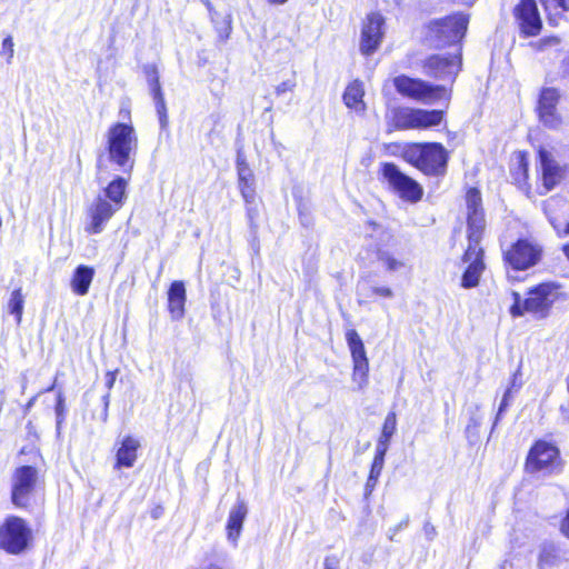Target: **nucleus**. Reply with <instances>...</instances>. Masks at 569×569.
Instances as JSON below:
<instances>
[{"label": "nucleus", "instance_id": "nucleus-1", "mask_svg": "<svg viewBox=\"0 0 569 569\" xmlns=\"http://www.w3.org/2000/svg\"><path fill=\"white\" fill-rule=\"evenodd\" d=\"M138 136L131 121L113 122L106 132L104 150L97 157V170L109 174L108 163L122 176L113 177L103 188V196L117 209L127 200V189L136 164Z\"/></svg>", "mask_w": 569, "mask_h": 569}, {"label": "nucleus", "instance_id": "nucleus-2", "mask_svg": "<svg viewBox=\"0 0 569 569\" xmlns=\"http://www.w3.org/2000/svg\"><path fill=\"white\" fill-rule=\"evenodd\" d=\"M513 302L509 307V313L513 318L530 315L537 319H546L551 315L553 306L569 299V293L562 283L558 281H541L530 287L525 297L518 291L511 292Z\"/></svg>", "mask_w": 569, "mask_h": 569}, {"label": "nucleus", "instance_id": "nucleus-3", "mask_svg": "<svg viewBox=\"0 0 569 569\" xmlns=\"http://www.w3.org/2000/svg\"><path fill=\"white\" fill-rule=\"evenodd\" d=\"M10 502L26 512L41 510L46 505L44 478L34 465L17 466L10 477Z\"/></svg>", "mask_w": 569, "mask_h": 569}, {"label": "nucleus", "instance_id": "nucleus-4", "mask_svg": "<svg viewBox=\"0 0 569 569\" xmlns=\"http://www.w3.org/2000/svg\"><path fill=\"white\" fill-rule=\"evenodd\" d=\"M401 158L425 177L442 178L448 172L450 151L437 141L407 142Z\"/></svg>", "mask_w": 569, "mask_h": 569}, {"label": "nucleus", "instance_id": "nucleus-5", "mask_svg": "<svg viewBox=\"0 0 569 569\" xmlns=\"http://www.w3.org/2000/svg\"><path fill=\"white\" fill-rule=\"evenodd\" d=\"M469 26V14L455 12L442 18L433 19L425 24L426 40L436 48L453 47L462 51V40Z\"/></svg>", "mask_w": 569, "mask_h": 569}, {"label": "nucleus", "instance_id": "nucleus-6", "mask_svg": "<svg viewBox=\"0 0 569 569\" xmlns=\"http://www.w3.org/2000/svg\"><path fill=\"white\" fill-rule=\"evenodd\" d=\"M543 248L533 236L519 237L501 249L502 266L507 272H522L539 264Z\"/></svg>", "mask_w": 569, "mask_h": 569}, {"label": "nucleus", "instance_id": "nucleus-7", "mask_svg": "<svg viewBox=\"0 0 569 569\" xmlns=\"http://www.w3.org/2000/svg\"><path fill=\"white\" fill-rule=\"evenodd\" d=\"M34 535L29 522L17 515L7 516L0 523V550L20 556L33 548Z\"/></svg>", "mask_w": 569, "mask_h": 569}, {"label": "nucleus", "instance_id": "nucleus-8", "mask_svg": "<svg viewBox=\"0 0 569 569\" xmlns=\"http://www.w3.org/2000/svg\"><path fill=\"white\" fill-rule=\"evenodd\" d=\"M392 83L400 96L423 103H432L440 100L449 102L452 97V90L445 84L431 83L406 74L395 77Z\"/></svg>", "mask_w": 569, "mask_h": 569}, {"label": "nucleus", "instance_id": "nucleus-9", "mask_svg": "<svg viewBox=\"0 0 569 569\" xmlns=\"http://www.w3.org/2000/svg\"><path fill=\"white\" fill-rule=\"evenodd\" d=\"M523 468L530 475L550 476L561 472L563 460L559 447L545 439L535 440L527 452Z\"/></svg>", "mask_w": 569, "mask_h": 569}, {"label": "nucleus", "instance_id": "nucleus-10", "mask_svg": "<svg viewBox=\"0 0 569 569\" xmlns=\"http://www.w3.org/2000/svg\"><path fill=\"white\" fill-rule=\"evenodd\" d=\"M378 177L405 202L417 203L423 198V187L416 179L401 171L395 162H381Z\"/></svg>", "mask_w": 569, "mask_h": 569}, {"label": "nucleus", "instance_id": "nucleus-11", "mask_svg": "<svg viewBox=\"0 0 569 569\" xmlns=\"http://www.w3.org/2000/svg\"><path fill=\"white\" fill-rule=\"evenodd\" d=\"M461 50H453L449 54L432 53L421 60L420 68L422 73L433 80L441 82L452 90V87L462 70Z\"/></svg>", "mask_w": 569, "mask_h": 569}, {"label": "nucleus", "instance_id": "nucleus-12", "mask_svg": "<svg viewBox=\"0 0 569 569\" xmlns=\"http://www.w3.org/2000/svg\"><path fill=\"white\" fill-rule=\"evenodd\" d=\"M445 119L446 111L439 109L397 108L392 112L397 130H428L440 126Z\"/></svg>", "mask_w": 569, "mask_h": 569}, {"label": "nucleus", "instance_id": "nucleus-13", "mask_svg": "<svg viewBox=\"0 0 569 569\" xmlns=\"http://www.w3.org/2000/svg\"><path fill=\"white\" fill-rule=\"evenodd\" d=\"M463 198L466 202V238L473 241L483 240L487 218L481 191L478 187H468Z\"/></svg>", "mask_w": 569, "mask_h": 569}, {"label": "nucleus", "instance_id": "nucleus-14", "mask_svg": "<svg viewBox=\"0 0 569 569\" xmlns=\"http://www.w3.org/2000/svg\"><path fill=\"white\" fill-rule=\"evenodd\" d=\"M468 244L461 254V262L466 264L461 274L460 286L472 289L479 286L480 279L487 268L486 252L481 246L482 240H467Z\"/></svg>", "mask_w": 569, "mask_h": 569}, {"label": "nucleus", "instance_id": "nucleus-15", "mask_svg": "<svg viewBox=\"0 0 569 569\" xmlns=\"http://www.w3.org/2000/svg\"><path fill=\"white\" fill-rule=\"evenodd\" d=\"M346 341L352 360V381L359 389H363L369 382V359L365 343L355 329L346 331Z\"/></svg>", "mask_w": 569, "mask_h": 569}, {"label": "nucleus", "instance_id": "nucleus-16", "mask_svg": "<svg viewBox=\"0 0 569 569\" xmlns=\"http://www.w3.org/2000/svg\"><path fill=\"white\" fill-rule=\"evenodd\" d=\"M385 23L383 16L378 12H370L361 26L359 50L362 56L370 57L380 48L385 38Z\"/></svg>", "mask_w": 569, "mask_h": 569}, {"label": "nucleus", "instance_id": "nucleus-17", "mask_svg": "<svg viewBox=\"0 0 569 569\" xmlns=\"http://www.w3.org/2000/svg\"><path fill=\"white\" fill-rule=\"evenodd\" d=\"M560 98V91L553 87H542L538 93L535 112L538 120L549 129H558L562 123L557 110Z\"/></svg>", "mask_w": 569, "mask_h": 569}, {"label": "nucleus", "instance_id": "nucleus-18", "mask_svg": "<svg viewBox=\"0 0 569 569\" xmlns=\"http://www.w3.org/2000/svg\"><path fill=\"white\" fill-rule=\"evenodd\" d=\"M512 16L522 37L540 34L543 23L536 0H519L512 9Z\"/></svg>", "mask_w": 569, "mask_h": 569}, {"label": "nucleus", "instance_id": "nucleus-19", "mask_svg": "<svg viewBox=\"0 0 569 569\" xmlns=\"http://www.w3.org/2000/svg\"><path fill=\"white\" fill-rule=\"evenodd\" d=\"M537 159L540 163L539 179L541 187H539L537 193L543 196L553 190L565 178L566 169L560 166L551 152L545 147L540 146L537 149Z\"/></svg>", "mask_w": 569, "mask_h": 569}, {"label": "nucleus", "instance_id": "nucleus-20", "mask_svg": "<svg viewBox=\"0 0 569 569\" xmlns=\"http://www.w3.org/2000/svg\"><path fill=\"white\" fill-rule=\"evenodd\" d=\"M119 209L114 208L110 201H107L102 196H98L88 206L86 232L88 234H98L102 232L104 226L114 216Z\"/></svg>", "mask_w": 569, "mask_h": 569}, {"label": "nucleus", "instance_id": "nucleus-21", "mask_svg": "<svg viewBox=\"0 0 569 569\" xmlns=\"http://www.w3.org/2000/svg\"><path fill=\"white\" fill-rule=\"evenodd\" d=\"M515 162L509 167V173L512 183L522 191L528 198L532 197V190L529 176V153L526 150H517L512 153Z\"/></svg>", "mask_w": 569, "mask_h": 569}, {"label": "nucleus", "instance_id": "nucleus-22", "mask_svg": "<svg viewBox=\"0 0 569 569\" xmlns=\"http://www.w3.org/2000/svg\"><path fill=\"white\" fill-rule=\"evenodd\" d=\"M141 448L140 440L131 435L124 436L118 443L113 468H132L138 459V452Z\"/></svg>", "mask_w": 569, "mask_h": 569}, {"label": "nucleus", "instance_id": "nucleus-23", "mask_svg": "<svg viewBox=\"0 0 569 569\" xmlns=\"http://www.w3.org/2000/svg\"><path fill=\"white\" fill-rule=\"evenodd\" d=\"M187 290L182 280H173L167 291V310L172 320H181L186 315Z\"/></svg>", "mask_w": 569, "mask_h": 569}, {"label": "nucleus", "instance_id": "nucleus-24", "mask_svg": "<svg viewBox=\"0 0 569 569\" xmlns=\"http://www.w3.org/2000/svg\"><path fill=\"white\" fill-rule=\"evenodd\" d=\"M238 188L246 204L253 203L256 200L254 176L248 162L243 157L236 160Z\"/></svg>", "mask_w": 569, "mask_h": 569}, {"label": "nucleus", "instance_id": "nucleus-25", "mask_svg": "<svg viewBox=\"0 0 569 569\" xmlns=\"http://www.w3.org/2000/svg\"><path fill=\"white\" fill-rule=\"evenodd\" d=\"M247 515L248 507L246 501L242 499L237 500L229 511L226 523V535L231 542L236 543L239 540Z\"/></svg>", "mask_w": 569, "mask_h": 569}, {"label": "nucleus", "instance_id": "nucleus-26", "mask_svg": "<svg viewBox=\"0 0 569 569\" xmlns=\"http://www.w3.org/2000/svg\"><path fill=\"white\" fill-rule=\"evenodd\" d=\"M94 278V268L86 264H79L73 270L70 279L72 292L77 296H86Z\"/></svg>", "mask_w": 569, "mask_h": 569}, {"label": "nucleus", "instance_id": "nucleus-27", "mask_svg": "<svg viewBox=\"0 0 569 569\" xmlns=\"http://www.w3.org/2000/svg\"><path fill=\"white\" fill-rule=\"evenodd\" d=\"M363 97V83L361 80L355 79L346 87L342 94V100L347 108L353 109L356 111H363L366 109Z\"/></svg>", "mask_w": 569, "mask_h": 569}, {"label": "nucleus", "instance_id": "nucleus-28", "mask_svg": "<svg viewBox=\"0 0 569 569\" xmlns=\"http://www.w3.org/2000/svg\"><path fill=\"white\" fill-rule=\"evenodd\" d=\"M551 26H558L569 12V0H539Z\"/></svg>", "mask_w": 569, "mask_h": 569}, {"label": "nucleus", "instance_id": "nucleus-29", "mask_svg": "<svg viewBox=\"0 0 569 569\" xmlns=\"http://www.w3.org/2000/svg\"><path fill=\"white\" fill-rule=\"evenodd\" d=\"M397 413L395 411L388 412L381 426V432L378 437L376 448L382 450L389 449L391 438L397 431Z\"/></svg>", "mask_w": 569, "mask_h": 569}, {"label": "nucleus", "instance_id": "nucleus-30", "mask_svg": "<svg viewBox=\"0 0 569 569\" xmlns=\"http://www.w3.org/2000/svg\"><path fill=\"white\" fill-rule=\"evenodd\" d=\"M7 312L13 316L17 326H20L24 309V295L21 287L13 289L6 305Z\"/></svg>", "mask_w": 569, "mask_h": 569}, {"label": "nucleus", "instance_id": "nucleus-31", "mask_svg": "<svg viewBox=\"0 0 569 569\" xmlns=\"http://www.w3.org/2000/svg\"><path fill=\"white\" fill-rule=\"evenodd\" d=\"M143 71L147 77L153 100H160L161 98H164L160 84L158 68L154 64H148L144 67Z\"/></svg>", "mask_w": 569, "mask_h": 569}, {"label": "nucleus", "instance_id": "nucleus-32", "mask_svg": "<svg viewBox=\"0 0 569 569\" xmlns=\"http://www.w3.org/2000/svg\"><path fill=\"white\" fill-rule=\"evenodd\" d=\"M373 252L376 254V260L383 266L386 271H396L405 264L393 253L383 250L382 248H376Z\"/></svg>", "mask_w": 569, "mask_h": 569}, {"label": "nucleus", "instance_id": "nucleus-33", "mask_svg": "<svg viewBox=\"0 0 569 569\" xmlns=\"http://www.w3.org/2000/svg\"><path fill=\"white\" fill-rule=\"evenodd\" d=\"M555 209L550 206L545 208V213L558 236H569V220L563 221L559 216L555 214Z\"/></svg>", "mask_w": 569, "mask_h": 569}, {"label": "nucleus", "instance_id": "nucleus-34", "mask_svg": "<svg viewBox=\"0 0 569 569\" xmlns=\"http://www.w3.org/2000/svg\"><path fill=\"white\" fill-rule=\"evenodd\" d=\"M395 292L389 286H373L369 289L365 300H359V303H366L377 299H392Z\"/></svg>", "mask_w": 569, "mask_h": 569}, {"label": "nucleus", "instance_id": "nucleus-35", "mask_svg": "<svg viewBox=\"0 0 569 569\" xmlns=\"http://www.w3.org/2000/svg\"><path fill=\"white\" fill-rule=\"evenodd\" d=\"M388 450H382L380 448H376V452L373 456V459L370 465L369 475L380 478L383 466H385V458Z\"/></svg>", "mask_w": 569, "mask_h": 569}, {"label": "nucleus", "instance_id": "nucleus-36", "mask_svg": "<svg viewBox=\"0 0 569 569\" xmlns=\"http://www.w3.org/2000/svg\"><path fill=\"white\" fill-rule=\"evenodd\" d=\"M558 559V550L555 546L543 547L539 553L538 562L540 567L552 566Z\"/></svg>", "mask_w": 569, "mask_h": 569}, {"label": "nucleus", "instance_id": "nucleus-37", "mask_svg": "<svg viewBox=\"0 0 569 569\" xmlns=\"http://www.w3.org/2000/svg\"><path fill=\"white\" fill-rule=\"evenodd\" d=\"M14 54V43L11 34H8L1 46L0 56L4 58V60L10 63L13 59Z\"/></svg>", "mask_w": 569, "mask_h": 569}, {"label": "nucleus", "instance_id": "nucleus-38", "mask_svg": "<svg viewBox=\"0 0 569 569\" xmlns=\"http://www.w3.org/2000/svg\"><path fill=\"white\" fill-rule=\"evenodd\" d=\"M156 104V111L159 118V122L161 128H167L168 126V113H167V107L164 98H161L160 100H153Z\"/></svg>", "mask_w": 569, "mask_h": 569}, {"label": "nucleus", "instance_id": "nucleus-39", "mask_svg": "<svg viewBox=\"0 0 569 569\" xmlns=\"http://www.w3.org/2000/svg\"><path fill=\"white\" fill-rule=\"evenodd\" d=\"M56 415H57V425L58 427L62 423L66 417V406H64V399L61 393L57 397V402L54 406Z\"/></svg>", "mask_w": 569, "mask_h": 569}, {"label": "nucleus", "instance_id": "nucleus-40", "mask_svg": "<svg viewBox=\"0 0 569 569\" xmlns=\"http://www.w3.org/2000/svg\"><path fill=\"white\" fill-rule=\"evenodd\" d=\"M250 204H247V218L249 221V226L252 230H256L258 228V218H259V210L256 207H252Z\"/></svg>", "mask_w": 569, "mask_h": 569}, {"label": "nucleus", "instance_id": "nucleus-41", "mask_svg": "<svg viewBox=\"0 0 569 569\" xmlns=\"http://www.w3.org/2000/svg\"><path fill=\"white\" fill-rule=\"evenodd\" d=\"M296 88V81L295 80H286L282 81L280 84L276 87V94L281 96L287 92H292Z\"/></svg>", "mask_w": 569, "mask_h": 569}, {"label": "nucleus", "instance_id": "nucleus-42", "mask_svg": "<svg viewBox=\"0 0 569 569\" xmlns=\"http://www.w3.org/2000/svg\"><path fill=\"white\" fill-rule=\"evenodd\" d=\"M520 388H521L520 375H519V371H516L511 376L509 386L506 389V391H509L510 396H512V392L518 391Z\"/></svg>", "mask_w": 569, "mask_h": 569}, {"label": "nucleus", "instance_id": "nucleus-43", "mask_svg": "<svg viewBox=\"0 0 569 569\" xmlns=\"http://www.w3.org/2000/svg\"><path fill=\"white\" fill-rule=\"evenodd\" d=\"M559 531L561 532L562 536L569 539V508L567 509L565 516L560 520Z\"/></svg>", "mask_w": 569, "mask_h": 569}, {"label": "nucleus", "instance_id": "nucleus-44", "mask_svg": "<svg viewBox=\"0 0 569 569\" xmlns=\"http://www.w3.org/2000/svg\"><path fill=\"white\" fill-rule=\"evenodd\" d=\"M378 480H379L378 477L368 475L367 481H366V485H365V496L366 497H368V496H370L372 493V491L375 490V488H376V486L378 483Z\"/></svg>", "mask_w": 569, "mask_h": 569}, {"label": "nucleus", "instance_id": "nucleus-45", "mask_svg": "<svg viewBox=\"0 0 569 569\" xmlns=\"http://www.w3.org/2000/svg\"><path fill=\"white\" fill-rule=\"evenodd\" d=\"M339 558L337 556H327L323 560V569H338Z\"/></svg>", "mask_w": 569, "mask_h": 569}, {"label": "nucleus", "instance_id": "nucleus-46", "mask_svg": "<svg viewBox=\"0 0 569 569\" xmlns=\"http://www.w3.org/2000/svg\"><path fill=\"white\" fill-rule=\"evenodd\" d=\"M510 398H511L510 392L509 391H505L503 397H502L501 402H500L499 408H498L497 419L502 415V412L509 406Z\"/></svg>", "mask_w": 569, "mask_h": 569}, {"label": "nucleus", "instance_id": "nucleus-47", "mask_svg": "<svg viewBox=\"0 0 569 569\" xmlns=\"http://www.w3.org/2000/svg\"><path fill=\"white\" fill-rule=\"evenodd\" d=\"M118 369L108 371L106 373V388L108 390H111L114 386L116 379H117Z\"/></svg>", "mask_w": 569, "mask_h": 569}, {"label": "nucleus", "instance_id": "nucleus-48", "mask_svg": "<svg viewBox=\"0 0 569 569\" xmlns=\"http://www.w3.org/2000/svg\"><path fill=\"white\" fill-rule=\"evenodd\" d=\"M561 72L565 77H569V52L568 54L561 60Z\"/></svg>", "mask_w": 569, "mask_h": 569}, {"label": "nucleus", "instance_id": "nucleus-49", "mask_svg": "<svg viewBox=\"0 0 569 569\" xmlns=\"http://www.w3.org/2000/svg\"><path fill=\"white\" fill-rule=\"evenodd\" d=\"M562 252L567 260L569 261V242L562 246Z\"/></svg>", "mask_w": 569, "mask_h": 569}, {"label": "nucleus", "instance_id": "nucleus-50", "mask_svg": "<svg viewBox=\"0 0 569 569\" xmlns=\"http://www.w3.org/2000/svg\"><path fill=\"white\" fill-rule=\"evenodd\" d=\"M161 513H162V507L159 506L156 509H153L152 517L158 518Z\"/></svg>", "mask_w": 569, "mask_h": 569}, {"label": "nucleus", "instance_id": "nucleus-51", "mask_svg": "<svg viewBox=\"0 0 569 569\" xmlns=\"http://www.w3.org/2000/svg\"><path fill=\"white\" fill-rule=\"evenodd\" d=\"M269 3L271 4H283L286 3L288 0H267Z\"/></svg>", "mask_w": 569, "mask_h": 569}, {"label": "nucleus", "instance_id": "nucleus-52", "mask_svg": "<svg viewBox=\"0 0 569 569\" xmlns=\"http://www.w3.org/2000/svg\"><path fill=\"white\" fill-rule=\"evenodd\" d=\"M34 400H36V398H34V397H32V398L28 401V403L26 405V410H28V409H30V408L32 407V405H33Z\"/></svg>", "mask_w": 569, "mask_h": 569}, {"label": "nucleus", "instance_id": "nucleus-53", "mask_svg": "<svg viewBox=\"0 0 569 569\" xmlns=\"http://www.w3.org/2000/svg\"><path fill=\"white\" fill-rule=\"evenodd\" d=\"M53 388H54V385H51L50 387H48V388L46 389V391H51V390H53Z\"/></svg>", "mask_w": 569, "mask_h": 569}, {"label": "nucleus", "instance_id": "nucleus-54", "mask_svg": "<svg viewBox=\"0 0 569 569\" xmlns=\"http://www.w3.org/2000/svg\"><path fill=\"white\" fill-rule=\"evenodd\" d=\"M230 30H231V26H230V24H228V33L226 34V37H224V38H228V36H229V31H230Z\"/></svg>", "mask_w": 569, "mask_h": 569}, {"label": "nucleus", "instance_id": "nucleus-55", "mask_svg": "<svg viewBox=\"0 0 569 569\" xmlns=\"http://www.w3.org/2000/svg\"><path fill=\"white\" fill-rule=\"evenodd\" d=\"M126 116H127L128 118H130V110H129V109H126Z\"/></svg>", "mask_w": 569, "mask_h": 569}, {"label": "nucleus", "instance_id": "nucleus-56", "mask_svg": "<svg viewBox=\"0 0 569 569\" xmlns=\"http://www.w3.org/2000/svg\"><path fill=\"white\" fill-rule=\"evenodd\" d=\"M209 569H219V568L216 566H210Z\"/></svg>", "mask_w": 569, "mask_h": 569}, {"label": "nucleus", "instance_id": "nucleus-57", "mask_svg": "<svg viewBox=\"0 0 569 569\" xmlns=\"http://www.w3.org/2000/svg\"><path fill=\"white\" fill-rule=\"evenodd\" d=\"M23 453H24V448H22V449L20 450V455H23Z\"/></svg>", "mask_w": 569, "mask_h": 569}]
</instances>
